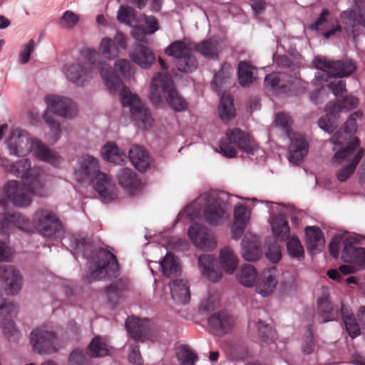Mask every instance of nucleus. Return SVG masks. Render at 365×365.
I'll list each match as a JSON object with an SVG mask.
<instances>
[{"instance_id": "ddd939ff", "label": "nucleus", "mask_w": 365, "mask_h": 365, "mask_svg": "<svg viewBox=\"0 0 365 365\" xmlns=\"http://www.w3.org/2000/svg\"><path fill=\"white\" fill-rule=\"evenodd\" d=\"M33 349L40 354H51L61 348L59 339L49 325H43L33 330L30 334Z\"/></svg>"}, {"instance_id": "c85d7f7f", "label": "nucleus", "mask_w": 365, "mask_h": 365, "mask_svg": "<svg viewBox=\"0 0 365 365\" xmlns=\"http://www.w3.org/2000/svg\"><path fill=\"white\" fill-rule=\"evenodd\" d=\"M131 61L143 68H148L155 62V57L153 52L146 46L134 44L128 52Z\"/></svg>"}, {"instance_id": "1a4fd4ad", "label": "nucleus", "mask_w": 365, "mask_h": 365, "mask_svg": "<svg viewBox=\"0 0 365 365\" xmlns=\"http://www.w3.org/2000/svg\"><path fill=\"white\" fill-rule=\"evenodd\" d=\"M360 145V140L357 137H351L348 145L346 148H341L336 151L332 163L334 164H341L344 162L347 165L342 166L336 172V176L339 181L345 182L354 173L357 165L365 153V150L359 148L356 153L354 150Z\"/></svg>"}, {"instance_id": "412c9836", "label": "nucleus", "mask_w": 365, "mask_h": 365, "mask_svg": "<svg viewBox=\"0 0 365 365\" xmlns=\"http://www.w3.org/2000/svg\"><path fill=\"white\" fill-rule=\"evenodd\" d=\"M187 235L192 243L202 250H210L217 245L215 235L205 226L194 224L188 229Z\"/></svg>"}, {"instance_id": "774afa93", "label": "nucleus", "mask_w": 365, "mask_h": 365, "mask_svg": "<svg viewBox=\"0 0 365 365\" xmlns=\"http://www.w3.org/2000/svg\"><path fill=\"white\" fill-rule=\"evenodd\" d=\"M68 365H88V361L83 351L81 349L73 350L70 354Z\"/></svg>"}, {"instance_id": "a19ab883", "label": "nucleus", "mask_w": 365, "mask_h": 365, "mask_svg": "<svg viewBox=\"0 0 365 365\" xmlns=\"http://www.w3.org/2000/svg\"><path fill=\"white\" fill-rule=\"evenodd\" d=\"M232 319L226 313L214 314L208 319L210 327L216 333H225L232 327Z\"/></svg>"}, {"instance_id": "4468645a", "label": "nucleus", "mask_w": 365, "mask_h": 365, "mask_svg": "<svg viewBox=\"0 0 365 365\" xmlns=\"http://www.w3.org/2000/svg\"><path fill=\"white\" fill-rule=\"evenodd\" d=\"M35 230L44 237H58L63 234V227L56 215L50 210H37L32 218Z\"/></svg>"}, {"instance_id": "c9c22d12", "label": "nucleus", "mask_w": 365, "mask_h": 365, "mask_svg": "<svg viewBox=\"0 0 365 365\" xmlns=\"http://www.w3.org/2000/svg\"><path fill=\"white\" fill-rule=\"evenodd\" d=\"M150 326L149 320L130 317L125 322V327L129 334L136 340H140L146 334Z\"/></svg>"}, {"instance_id": "79ce46f5", "label": "nucleus", "mask_w": 365, "mask_h": 365, "mask_svg": "<svg viewBox=\"0 0 365 365\" xmlns=\"http://www.w3.org/2000/svg\"><path fill=\"white\" fill-rule=\"evenodd\" d=\"M101 154L103 159L116 164H120L126 159L125 153L113 142H107L102 147Z\"/></svg>"}, {"instance_id": "de8ad7c7", "label": "nucleus", "mask_w": 365, "mask_h": 365, "mask_svg": "<svg viewBox=\"0 0 365 365\" xmlns=\"http://www.w3.org/2000/svg\"><path fill=\"white\" fill-rule=\"evenodd\" d=\"M318 314L319 321L325 323L337 317V309L334 308L327 297H322L318 301Z\"/></svg>"}, {"instance_id": "4be33fe9", "label": "nucleus", "mask_w": 365, "mask_h": 365, "mask_svg": "<svg viewBox=\"0 0 365 365\" xmlns=\"http://www.w3.org/2000/svg\"><path fill=\"white\" fill-rule=\"evenodd\" d=\"M279 284V272L275 267L264 269L257 277L255 292L262 297H269L275 292Z\"/></svg>"}, {"instance_id": "72a5a7b5", "label": "nucleus", "mask_w": 365, "mask_h": 365, "mask_svg": "<svg viewBox=\"0 0 365 365\" xmlns=\"http://www.w3.org/2000/svg\"><path fill=\"white\" fill-rule=\"evenodd\" d=\"M170 294L173 299L178 304H186L190 298L189 285L187 281L175 279L170 284Z\"/></svg>"}, {"instance_id": "f257e3e1", "label": "nucleus", "mask_w": 365, "mask_h": 365, "mask_svg": "<svg viewBox=\"0 0 365 365\" xmlns=\"http://www.w3.org/2000/svg\"><path fill=\"white\" fill-rule=\"evenodd\" d=\"M237 197L223 191L202 193L179 213L178 220L187 217L194 221L202 216L208 224L220 225L228 219L229 210Z\"/></svg>"}, {"instance_id": "603ef678", "label": "nucleus", "mask_w": 365, "mask_h": 365, "mask_svg": "<svg viewBox=\"0 0 365 365\" xmlns=\"http://www.w3.org/2000/svg\"><path fill=\"white\" fill-rule=\"evenodd\" d=\"M218 112L222 120H230L235 115V109L232 98L228 95H222L220 98Z\"/></svg>"}, {"instance_id": "f03ea898", "label": "nucleus", "mask_w": 365, "mask_h": 365, "mask_svg": "<svg viewBox=\"0 0 365 365\" xmlns=\"http://www.w3.org/2000/svg\"><path fill=\"white\" fill-rule=\"evenodd\" d=\"M96 66L108 89L111 93L119 91L122 106L129 108L131 118L137 125L143 129L150 128L153 120L148 109L143 106L138 96L123 86L116 71L108 63L99 61Z\"/></svg>"}, {"instance_id": "20e7f679", "label": "nucleus", "mask_w": 365, "mask_h": 365, "mask_svg": "<svg viewBox=\"0 0 365 365\" xmlns=\"http://www.w3.org/2000/svg\"><path fill=\"white\" fill-rule=\"evenodd\" d=\"M47 195V190L41 181L26 182L22 185L18 180H9L0 189V207L6 208L9 202L16 207H28L31 204L33 196Z\"/></svg>"}, {"instance_id": "6ab92c4d", "label": "nucleus", "mask_w": 365, "mask_h": 365, "mask_svg": "<svg viewBox=\"0 0 365 365\" xmlns=\"http://www.w3.org/2000/svg\"><path fill=\"white\" fill-rule=\"evenodd\" d=\"M356 235H349L344 239V249L341 250V259L351 263L359 270L365 269V248L356 247L359 242Z\"/></svg>"}, {"instance_id": "8fccbe9b", "label": "nucleus", "mask_w": 365, "mask_h": 365, "mask_svg": "<svg viewBox=\"0 0 365 365\" xmlns=\"http://www.w3.org/2000/svg\"><path fill=\"white\" fill-rule=\"evenodd\" d=\"M116 18L120 23L133 28L139 22L135 9L128 5H121L119 7Z\"/></svg>"}, {"instance_id": "a211bd4d", "label": "nucleus", "mask_w": 365, "mask_h": 365, "mask_svg": "<svg viewBox=\"0 0 365 365\" xmlns=\"http://www.w3.org/2000/svg\"><path fill=\"white\" fill-rule=\"evenodd\" d=\"M270 214L269 224L274 237L280 241L286 240L289 235L290 229L286 216L288 209L283 205L271 202L269 206Z\"/></svg>"}, {"instance_id": "c03bdc74", "label": "nucleus", "mask_w": 365, "mask_h": 365, "mask_svg": "<svg viewBox=\"0 0 365 365\" xmlns=\"http://www.w3.org/2000/svg\"><path fill=\"white\" fill-rule=\"evenodd\" d=\"M233 74V68L229 63H224L221 70L214 76L211 82V86L213 91L220 93L225 85L229 82Z\"/></svg>"}, {"instance_id": "9b49d317", "label": "nucleus", "mask_w": 365, "mask_h": 365, "mask_svg": "<svg viewBox=\"0 0 365 365\" xmlns=\"http://www.w3.org/2000/svg\"><path fill=\"white\" fill-rule=\"evenodd\" d=\"M221 153L226 157L233 158L237 150L247 154L254 153L257 145L252 138L238 128L230 129L226 133V138L220 144Z\"/></svg>"}, {"instance_id": "aec40b11", "label": "nucleus", "mask_w": 365, "mask_h": 365, "mask_svg": "<svg viewBox=\"0 0 365 365\" xmlns=\"http://www.w3.org/2000/svg\"><path fill=\"white\" fill-rule=\"evenodd\" d=\"M34 139L31 138L27 132L19 128L11 129L6 141L9 153L15 156L27 155L31 150V144Z\"/></svg>"}, {"instance_id": "393cba45", "label": "nucleus", "mask_w": 365, "mask_h": 365, "mask_svg": "<svg viewBox=\"0 0 365 365\" xmlns=\"http://www.w3.org/2000/svg\"><path fill=\"white\" fill-rule=\"evenodd\" d=\"M0 273L5 284V291L9 295L18 294L23 286V278L15 267L8 265L0 267Z\"/></svg>"}, {"instance_id": "5fc2aeb1", "label": "nucleus", "mask_w": 365, "mask_h": 365, "mask_svg": "<svg viewBox=\"0 0 365 365\" xmlns=\"http://www.w3.org/2000/svg\"><path fill=\"white\" fill-rule=\"evenodd\" d=\"M177 358L181 365H194L197 356L187 346H180L177 351Z\"/></svg>"}, {"instance_id": "7ed1b4c3", "label": "nucleus", "mask_w": 365, "mask_h": 365, "mask_svg": "<svg viewBox=\"0 0 365 365\" xmlns=\"http://www.w3.org/2000/svg\"><path fill=\"white\" fill-rule=\"evenodd\" d=\"M73 174L80 182H92L103 202H110L117 197L115 184L109 176L100 171L98 161L93 156L86 155L79 158Z\"/></svg>"}, {"instance_id": "f3484780", "label": "nucleus", "mask_w": 365, "mask_h": 365, "mask_svg": "<svg viewBox=\"0 0 365 365\" xmlns=\"http://www.w3.org/2000/svg\"><path fill=\"white\" fill-rule=\"evenodd\" d=\"M359 99L352 95H347L344 97L341 105L333 104L327 109V114L322 117L318 122L319 128L324 131L331 133L337 126L336 118L343 110L346 111L356 108L359 105Z\"/></svg>"}, {"instance_id": "6e6d98bb", "label": "nucleus", "mask_w": 365, "mask_h": 365, "mask_svg": "<svg viewBox=\"0 0 365 365\" xmlns=\"http://www.w3.org/2000/svg\"><path fill=\"white\" fill-rule=\"evenodd\" d=\"M205 56L212 57L217 54V42L215 40L202 41L195 47Z\"/></svg>"}, {"instance_id": "473e14b6", "label": "nucleus", "mask_w": 365, "mask_h": 365, "mask_svg": "<svg viewBox=\"0 0 365 365\" xmlns=\"http://www.w3.org/2000/svg\"><path fill=\"white\" fill-rule=\"evenodd\" d=\"M198 267L202 275L211 282H218L222 277L221 271L216 267L215 258L212 255H200L198 257Z\"/></svg>"}, {"instance_id": "c756f323", "label": "nucleus", "mask_w": 365, "mask_h": 365, "mask_svg": "<svg viewBox=\"0 0 365 365\" xmlns=\"http://www.w3.org/2000/svg\"><path fill=\"white\" fill-rule=\"evenodd\" d=\"M250 219V210L240 204L234 207V220L232 225V237L235 240L239 239Z\"/></svg>"}, {"instance_id": "338daca9", "label": "nucleus", "mask_w": 365, "mask_h": 365, "mask_svg": "<svg viewBox=\"0 0 365 365\" xmlns=\"http://www.w3.org/2000/svg\"><path fill=\"white\" fill-rule=\"evenodd\" d=\"M1 329L4 334L8 338L16 339L19 336V331L14 322L9 319L1 320Z\"/></svg>"}, {"instance_id": "b1692460", "label": "nucleus", "mask_w": 365, "mask_h": 365, "mask_svg": "<svg viewBox=\"0 0 365 365\" xmlns=\"http://www.w3.org/2000/svg\"><path fill=\"white\" fill-rule=\"evenodd\" d=\"M267 317L264 309L258 308L252 311L249 327L257 331L259 337L263 341L272 340L275 331L270 324L266 322L263 318Z\"/></svg>"}, {"instance_id": "052dcab7", "label": "nucleus", "mask_w": 365, "mask_h": 365, "mask_svg": "<svg viewBox=\"0 0 365 365\" xmlns=\"http://www.w3.org/2000/svg\"><path fill=\"white\" fill-rule=\"evenodd\" d=\"M264 255L267 259L272 263H277L282 257L280 247L275 242L267 244Z\"/></svg>"}, {"instance_id": "e433bc0d", "label": "nucleus", "mask_w": 365, "mask_h": 365, "mask_svg": "<svg viewBox=\"0 0 365 365\" xmlns=\"http://www.w3.org/2000/svg\"><path fill=\"white\" fill-rule=\"evenodd\" d=\"M340 18L344 25L346 33L348 35H352L354 40L356 38L354 34V26L356 24H359L365 28V11L362 13L360 11L358 16L356 17V14L353 10L344 11L341 14Z\"/></svg>"}, {"instance_id": "49530a36", "label": "nucleus", "mask_w": 365, "mask_h": 365, "mask_svg": "<svg viewBox=\"0 0 365 365\" xmlns=\"http://www.w3.org/2000/svg\"><path fill=\"white\" fill-rule=\"evenodd\" d=\"M109 354V345L106 339L101 336L95 337L87 347V354L90 357H103Z\"/></svg>"}, {"instance_id": "58836bf2", "label": "nucleus", "mask_w": 365, "mask_h": 365, "mask_svg": "<svg viewBox=\"0 0 365 365\" xmlns=\"http://www.w3.org/2000/svg\"><path fill=\"white\" fill-rule=\"evenodd\" d=\"M128 156L132 164L137 170L144 171L150 167V156L143 148L139 145L133 146L129 150Z\"/></svg>"}, {"instance_id": "7c9ffc66", "label": "nucleus", "mask_w": 365, "mask_h": 365, "mask_svg": "<svg viewBox=\"0 0 365 365\" xmlns=\"http://www.w3.org/2000/svg\"><path fill=\"white\" fill-rule=\"evenodd\" d=\"M139 21H142L145 27L133 26L131 36L138 41H144L147 34H153L160 29L158 19L153 16L143 14L140 16Z\"/></svg>"}, {"instance_id": "cd10ccee", "label": "nucleus", "mask_w": 365, "mask_h": 365, "mask_svg": "<svg viewBox=\"0 0 365 365\" xmlns=\"http://www.w3.org/2000/svg\"><path fill=\"white\" fill-rule=\"evenodd\" d=\"M289 138L291 140L288 148L289 162L294 165L298 164L308 153V143L304 135L300 133H294Z\"/></svg>"}, {"instance_id": "9d476101", "label": "nucleus", "mask_w": 365, "mask_h": 365, "mask_svg": "<svg viewBox=\"0 0 365 365\" xmlns=\"http://www.w3.org/2000/svg\"><path fill=\"white\" fill-rule=\"evenodd\" d=\"M314 66L322 72H317L313 79V83L318 85L320 81H327V77L344 78L351 76L356 70V63L349 58L339 61H330L325 56H318L312 61Z\"/></svg>"}, {"instance_id": "2f4dec72", "label": "nucleus", "mask_w": 365, "mask_h": 365, "mask_svg": "<svg viewBox=\"0 0 365 365\" xmlns=\"http://www.w3.org/2000/svg\"><path fill=\"white\" fill-rule=\"evenodd\" d=\"M117 178L119 185L132 195H137L143 189V184L136 174L129 168L120 169Z\"/></svg>"}, {"instance_id": "39448f33", "label": "nucleus", "mask_w": 365, "mask_h": 365, "mask_svg": "<svg viewBox=\"0 0 365 365\" xmlns=\"http://www.w3.org/2000/svg\"><path fill=\"white\" fill-rule=\"evenodd\" d=\"M47 110L43 115V119L48 125L51 133V141L56 143L61 138V124L51 113L61 118L72 120L78 115L77 103L71 98L59 95H48L45 98Z\"/></svg>"}, {"instance_id": "864d4df0", "label": "nucleus", "mask_w": 365, "mask_h": 365, "mask_svg": "<svg viewBox=\"0 0 365 365\" xmlns=\"http://www.w3.org/2000/svg\"><path fill=\"white\" fill-rule=\"evenodd\" d=\"M287 248L288 254L292 258L299 261L304 258V248L297 238H291L287 243Z\"/></svg>"}, {"instance_id": "dca6fc26", "label": "nucleus", "mask_w": 365, "mask_h": 365, "mask_svg": "<svg viewBox=\"0 0 365 365\" xmlns=\"http://www.w3.org/2000/svg\"><path fill=\"white\" fill-rule=\"evenodd\" d=\"M0 168L4 173L21 176L26 182L41 181L38 177L42 170L38 168H31L28 159L11 162L6 157L0 155Z\"/></svg>"}, {"instance_id": "13d9d810", "label": "nucleus", "mask_w": 365, "mask_h": 365, "mask_svg": "<svg viewBox=\"0 0 365 365\" xmlns=\"http://www.w3.org/2000/svg\"><path fill=\"white\" fill-rule=\"evenodd\" d=\"M220 303L219 295L215 292H208L200 304V308L205 312L214 310Z\"/></svg>"}, {"instance_id": "bf43d9fd", "label": "nucleus", "mask_w": 365, "mask_h": 365, "mask_svg": "<svg viewBox=\"0 0 365 365\" xmlns=\"http://www.w3.org/2000/svg\"><path fill=\"white\" fill-rule=\"evenodd\" d=\"M274 123L276 127L281 128L288 137H290L292 120L289 115L284 113H277Z\"/></svg>"}, {"instance_id": "680f3d73", "label": "nucleus", "mask_w": 365, "mask_h": 365, "mask_svg": "<svg viewBox=\"0 0 365 365\" xmlns=\"http://www.w3.org/2000/svg\"><path fill=\"white\" fill-rule=\"evenodd\" d=\"M11 231L14 227L27 231L29 229V220L19 212H11Z\"/></svg>"}, {"instance_id": "4c0bfd02", "label": "nucleus", "mask_w": 365, "mask_h": 365, "mask_svg": "<svg viewBox=\"0 0 365 365\" xmlns=\"http://www.w3.org/2000/svg\"><path fill=\"white\" fill-rule=\"evenodd\" d=\"M258 274L256 268L249 264H242L236 273L237 282L244 287L252 288L255 286Z\"/></svg>"}, {"instance_id": "6e6552de", "label": "nucleus", "mask_w": 365, "mask_h": 365, "mask_svg": "<svg viewBox=\"0 0 365 365\" xmlns=\"http://www.w3.org/2000/svg\"><path fill=\"white\" fill-rule=\"evenodd\" d=\"M86 53L88 62L81 58L67 63L62 68V72L67 81L78 87H83L91 81L96 74L91 66L98 69L97 63L103 61L95 60L99 56V52L96 49L88 48Z\"/></svg>"}, {"instance_id": "3c124183", "label": "nucleus", "mask_w": 365, "mask_h": 365, "mask_svg": "<svg viewBox=\"0 0 365 365\" xmlns=\"http://www.w3.org/2000/svg\"><path fill=\"white\" fill-rule=\"evenodd\" d=\"M341 314L346 330L351 338H355L360 334V329L354 314L347 307L341 308Z\"/></svg>"}, {"instance_id": "423d86ee", "label": "nucleus", "mask_w": 365, "mask_h": 365, "mask_svg": "<svg viewBox=\"0 0 365 365\" xmlns=\"http://www.w3.org/2000/svg\"><path fill=\"white\" fill-rule=\"evenodd\" d=\"M163 97L166 98L174 110L181 112L187 109V103L175 88L171 77L168 74L158 73L151 81L150 99L158 106L162 102Z\"/></svg>"}, {"instance_id": "f704fd0d", "label": "nucleus", "mask_w": 365, "mask_h": 365, "mask_svg": "<svg viewBox=\"0 0 365 365\" xmlns=\"http://www.w3.org/2000/svg\"><path fill=\"white\" fill-rule=\"evenodd\" d=\"M305 235L307 249L311 252H317L324 247L325 240L319 227L316 226L307 227Z\"/></svg>"}, {"instance_id": "e2e57ef3", "label": "nucleus", "mask_w": 365, "mask_h": 365, "mask_svg": "<svg viewBox=\"0 0 365 365\" xmlns=\"http://www.w3.org/2000/svg\"><path fill=\"white\" fill-rule=\"evenodd\" d=\"M125 290V284L118 282L115 284L108 287L106 289V294L110 302L115 301L117 298L122 297Z\"/></svg>"}, {"instance_id": "ea45409f", "label": "nucleus", "mask_w": 365, "mask_h": 365, "mask_svg": "<svg viewBox=\"0 0 365 365\" xmlns=\"http://www.w3.org/2000/svg\"><path fill=\"white\" fill-rule=\"evenodd\" d=\"M219 262L222 269L228 274H232L238 265V259L232 249L224 247L220 251Z\"/></svg>"}, {"instance_id": "a18cd8bd", "label": "nucleus", "mask_w": 365, "mask_h": 365, "mask_svg": "<svg viewBox=\"0 0 365 365\" xmlns=\"http://www.w3.org/2000/svg\"><path fill=\"white\" fill-rule=\"evenodd\" d=\"M163 275L169 277L179 274L181 271L180 260L174 255L168 252L160 262Z\"/></svg>"}, {"instance_id": "69168bd1", "label": "nucleus", "mask_w": 365, "mask_h": 365, "mask_svg": "<svg viewBox=\"0 0 365 365\" xmlns=\"http://www.w3.org/2000/svg\"><path fill=\"white\" fill-rule=\"evenodd\" d=\"M79 17L71 11H66L61 18L60 22L62 27L71 29L75 27L78 23Z\"/></svg>"}, {"instance_id": "f8f14e48", "label": "nucleus", "mask_w": 365, "mask_h": 365, "mask_svg": "<svg viewBox=\"0 0 365 365\" xmlns=\"http://www.w3.org/2000/svg\"><path fill=\"white\" fill-rule=\"evenodd\" d=\"M265 87L276 93L299 94L307 89V83L295 73L292 76L285 73L273 72L264 78Z\"/></svg>"}, {"instance_id": "37998d69", "label": "nucleus", "mask_w": 365, "mask_h": 365, "mask_svg": "<svg viewBox=\"0 0 365 365\" xmlns=\"http://www.w3.org/2000/svg\"><path fill=\"white\" fill-rule=\"evenodd\" d=\"M257 70L246 61H240L238 64V81L241 86H248L256 81Z\"/></svg>"}, {"instance_id": "bb28decb", "label": "nucleus", "mask_w": 365, "mask_h": 365, "mask_svg": "<svg viewBox=\"0 0 365 365\" xmlns=\"http://www.w3.org/2000/svg\"><path fill=\"white\" fill-rule=\"evenodd\" d=\"M242 257L247 262H255L262 256L261 242L257 235L247 233L245 235L242 243Z\"/></svg>"}, {"instance_id": "0eeeda50", "label": "nucleus", "mask_w": 365, "mask_h": 365, "mask_svg": "<svg viewBox=\"0 0 365 365\" xmlns=\"http://www.w3.org/2000/svg\"><path fill=\"white\" fill-rule=\"evenodd\" d=\"M119 273V264L115 256L104 249L92 252L87 263L86 279L88 282L115 277Z\"/></svg>"}, {"instance_id": "2eb2a0df", "label": "nucleus", "mask_w": 365, "mask_h": 365, "mask_svg": "<svg viewBox=\"0 0 365 365\" xmlns=\"http://www.w3.org/2000/svg\"><path fill=\"white\" fill-rule=\"evenodd\" d=\"M165 53L175 58V65L180 72L191 73L197 69V62L184 41L173 42L165 48Z\"/></svg>"}, {"instance_id": "0e129e2a", "label": "nucleus", "mask_w": 365, "mask_h": 365, "mask_svg": "<svg viewBox=\"0 0 365 365\" xmlns=\"http://www.w3.org/2000/svg\"><path fill=\"white\" fill-rule=\"evenodd\" d=\"M363 117V112L361 110L352 113L344 124V130L347 133H355L357 130L356 120H361Z\"/></svg>"}, {"instance_id": "a878e982", "label": "nucleus", "mask_w": 365, "mask_h": 365, "mask_svg": "<svg viewBox=\"0 0 365 365\" xmlns=\"http://www.w3.org/2000/svg\"><path fill=\"white\" fill-rule=\"evenodd\" d=\"M29 153L36 159L54 167L58 166L62 162L61 157L56 151L36 138L33 140Z\"/></svg>"}, {"instance_id": "09e8293b", "label": "nucleus", "mask_w": 365, "mask_h": 365, "mask_svg": "<svg viewBox=\"0 0 365 365\" xmlns=\"http://www.w3.org/2000/svg\"><path fill=\"white\" fill-rule=\"evenodd\" d=\"M318 314L319 321L325 323L337 317V309L334 308L327 297H322L318 301Z\"/></svg>"}, {"instance_id": "4d7b16f0", "label": "nucleus", "mask_w": 365, "mask_h": 365, "mask_svg": "<svg viewBox=\"0 0 365 365\" xmlns=\"http://www.w3.org/2000/svg\"><path fill=\"white\" fill-rule=\"evenodd\" d=\"M36 45V42L31 39L22 46L18 55V61L20 64L25 65L29 61L31 55L34 51Z\"/></svg>"}, {"instance_id": "5701e85b", "label": "nucleus", "mask_w": 365, "mask_h": 365, "mask_svg": "<svg viewBox=\"0 0 365 365\" xmlns=\"http://www.w3.org/2000/svg\"><path fill=\"white\" fill-rule=\"evenodd\" d=\"M128 38L120 31H117L113 39L109 37H103L98 46L99 51L109 60L118 57L120 49H126Z\"/></svg>"}]
</instances>
